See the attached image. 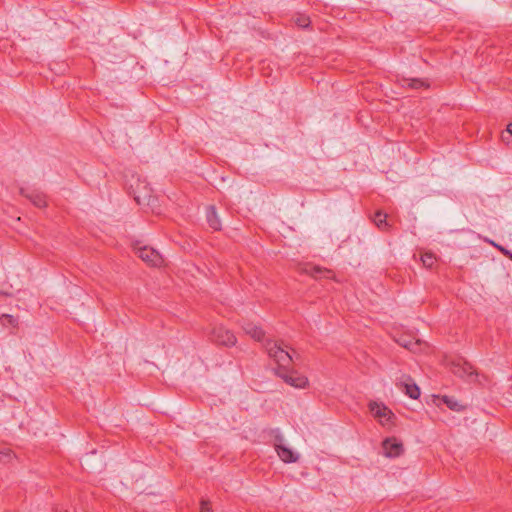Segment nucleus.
<instances>
[{"mask_svg": "<svg viewBox=\"0 0 512 512\" xmlns=\"http://www.w3.org/2000/svg\"><path fill=\"white\" fill-rule=\"evenodd\" d=\"M295 23L299 26V27H308V25L310 24V19L309 17H306V16H298L295 20Z\"/></svg>", "mask_w": 512, "mask_h": 512, "instance_id": "obj_21", "label": "nucleus"}, {"mask_svg": "<svg viewBox=\"0 0 512 512\" xmlns=\"http://www.w3.org/2000/svg\"><path fill=\"white\" fill-rule=\"evenodd\" d=\"M398 343L401 346H403V347H405L408 350L413 351V352H415L418 349V347L421 345L419 340H415V341L407 340L405 337H401L398 340Z\"/></svg>", "mask_w": 512, "mask_h": 512, "instance_id": "obj_18", "label": "nucleus"}, {"mask_svg": "<svg viewBox=\"0 0 512 512\" xmlns=\"http://www.w3.org/2000/svg\"><path fill=\"white\" fill-rule=\"evenodd\" d=\"M402 387L405 389V394L408 395L412 399H418L420 396V388L415 384L402 383Z\"/></svg>", "mask_w": 512, "mask_h": 512, "instance_id": "obj_17", "label": "nucleus"}, {"mask_svg": "<svg viewBox=\"0 0 512 512\" xmlns=\"http://www.w3.org/2000/svg\"><path fill=\"white\" fill-rule=\"evenodd\" d=\"M305 272L315 279H321V278H333L334 274L331 270L322 268L320 266H309L305 268Z\"/></svg>", "mask_w": 512, "mask_h": 512, "instance_id": "obj_12", "label": "nucleus"}, {"mask_svg": "<svg viewBox=\"0 0 512 512\" xmlns=\"http://www.w3.org/2000/svg\"><path fill=\"white\" fill-rule=\"evenodd\" d=\"M382 446L387 457L400 456L404 450L402 443L398 442L395 438L384 440Z\"/></svg>", "mask_w": 512, "mask_h": 512, "instance_id": "obj_6", "label": "nucleus"}, {"mask_svg": "<svg viewBox=\"0 0 512 512\" xmlns=\"http://www.w3.org/2000/svg\"><path fill=\"white\" fill-rule=\"evenodd\" d=\"M442 402L444 404H446V406L453 410V411H456V412H460V411H463L465 409V406L462 405L457 399H455L454 397H450V396H443L441 398Z\"/></svg>", "mask_w": 512, "mask_h": 512, "instance_id": "obj_14", "label": "nucleus"}, {"mask_svg": "<svg viewBox=\"0 0 512 512\" xmlns=\"http://www.w3.org/2000/svg\"><path fill=\"white\" fill-rule=\"evenodd\" d=\"M507 132L512 135V123L507 126Z\"/></svg>", "mask_w": 512, "mask_h": 512, "instance_id": "obj_26", "label": "nucleus"}, {"mask_svg": "<svg viewBox=\"0 0 512 512\" xmlns=\"http://www.w3.org/2000/svg\"><path fill=\"white\" fill-rule=\"evenodd\" d=\"M452 372L454 375L460 378H468L470 376L476 375V371L472 365L467 362L464 363H454L452 367Z\"/></svg>", "mask_w": 512, "mask_h": 512, "instance_id": "obj_9", "label": "nucleus"}, {"mask_svg": "<svg viewBox=\"0 0 512 512\" xmlns=\"http://www.w3.org/2000/svg\"><path fill=\"white\" fill-rule=\"evenodd\" d=\"M275 450L280 459L286 463H294L299 459V455L285 445L277 444Z\"/></svg>", "mask_w": 512, "mask_h": 512, "instance_id": "obj_8", "label": "nucleus"}, {"mask_svg": "<svg viewBox=\"0 0 512 512\" xmlns=\"http://www.w3.org/2000/svg\"><path fill=\"white\" fill-rule=\"evenodd\" d=\"M133 197L139 205H150L151 189L143 183H138L136 189L133 190Z\"/></svg>", "mask_w": 512, "mask_h": 512, "instance_id": "obj_5", "label": "nucleus"}, {"mask_svg": "<svg viewBox=\"0 0 512 512\" xmlns=\"http://www.w3.org/2000/svg\"><path fill=\"white\" fill-rule=\"evenodd\" d=\"M265 347L268 351L269 356L271 358H273L279 366L277 372H281V371L285 370L287 365H289L291 362H295L299 359L298 355H296L294 358V355H295L294 351H293V354H290L277 342L267 341Z\"/></svg>", "mask_w": 512, "mask_h": 512, "instance_id": "obj_1", "label": "nucleus"}, {"mask_svg": "<svg viewBox=\"0 0 512 512\" xmlns=\"http://www.w3.org/2000/svg\"><path fill=\"white\" fill-rule=\"evenodd\" d=\"M243 330L246 334L251 336L256 341H261L264 338V331L261 327L253 324V323H246L243 325Z\"/></svg>", "mask_w": 512, "mask_h": 512, "instance_id": "obj_13", "label": "nucleus"}, {"mask_svg": "<svg viewBox=\"0 0 512 512\" xmlns=\"http://www.w3.org/2000/svg\"><path fill=\"white\" fill-rule=\"evenodd\" d=\"M421 261L426 268H432L436 262V257L432 253H425L421 257Z\"/></svg>", "mask_w": 512, "mask_h": 512, "instance_id": "obj_20", "label": "nucleus"}, {"mask_svg": "<svg viewBox=\"0 0 512 512\" xmlns=\"http://www.w3.org/2000/svg\"><path fill=\"white\" fill-rule=\"evenodd\" d=\"M386 218H387V214L381 212V211H377L375 214H374V217H373V222L375 223V225L381 229V230H387L389 225L386 221Z\"/></svg>", "mask_w": 512, "mask_h": 512, "instance_id": "obj_16", "label": "nucleus"}, {"mask_svg": "<svg viewBox=\"0 0 512 512\" xmlns=\"http://www.w3.org/2000/svg\"><path fill=\"white\" fill-rule=\"evenodd\" d=\"M207 222L214 231L221 230V221L217 215L216 208L214 205H210L206 210Z\"/></svg>", "mask_w": 512, "mask_h": 512, "instance_id": "obj_11", "label": "nucleus"}, {"mask_svg": "<svg viewBox=\"0 0 512 512\" xmlns=\"http://www.w3.org/2000/svg\"><path fill=\"white\" fill-rule=\"evenodd\" d=\"M211 503L209 500H202L201 501V512H211Z\"/></svg>", "mask_w": 512, "mask_h": 512, "instance_id": "obj_24", "label": "nucleus"}, {"mask_svg": "<svg viewBox=\"0 0 512 512\" xmlns=\"http://www.w3.org/2000/svg\"><path fill=\"white\" fill-rule=\"evenodd\" d=\"M137 254L139 258L152 267H159L163 263V258L160 253L151 247H140Z\"/></svg>", "mask_w": 512, "mask_h": 512, "instance_id": "obj_3", "label": "nucleus"}, {"mask_svg": "<svg viewBox=\"0 0 512 512\" xmlns=\"http://www.w3.org/2000/svg\"><path fill=\"white\" fill-rule=\"evenodd\" d=\"M273 433H274V447L276 448L277 444L284 445L283 444L284 438H283L282 434L280 433L279 429L274 430Z\"/></svg>", "mask_w": 512, "mask_h": 512, "instance_id": "obj_23", "label": "nucleus"}, {"mask_svg": "<svg viewBox=\"0 0 512 512\" xmlns=\"http://www.w3.org/2000/svg\"><path fill=\"white\" fill-rule=\"evenodd\" d=\"M495 247H497L499 249V251L506 257H508L510 260H512V252H510L509 250H507L506 248L502 247V246H498L496 245L495 243L491 242Z\"/></svg>", "mask_w": 512, "mask_h": 512, "instance_id": "obj_25", "label": "nucleus"}, {"mask_svg": "<svg viewBox=\"0 0 512 512\" xmlns=\"http://www.w3.org/2000/svg\"><path fill=\"white\" fill-rule=\"evenodd\" d=\"M369 409L373 416L375 418H378L382 423L383 419H386L388 421L391 418V416H393V413L389 408H387L383 404H378L377 402H370Z\"/></svg>", "mask_w": 512, "mask_h": 512, "instance_id": "obj_7", "label": "nucleus"}, {"mask_svg": "<svg viewBox=\"0 0 512 512\" xmlns=\"http://www.w3.org/2000/svg\"><path fill=\"white\" fill-rule=\"evenodd\" d=\"M407 84L410 88L413 89H420V88H428L429 84L419 78H403L402 79V85L404 86Z\"/></svg>", "mask_w": 512, "mask_h": 512, "instance_id": "obj_15", "label": "nucleus"}, {"mask_svg": "<svg viewBox=\"0 0 512 512\" xmlns=\"http://www.w3.org/2000/svg\"><path fill=\"white\" fill-rule=\"evenodd\" d=\"M0 321L3 326H12L15 328L18 325L17 318L10 314H2L0 317Z\"/></svg>", "mask_w": 512, "mask_h": 512, "instance_id": "obj_19", "label": "nucleus"}, {"mask_svg": "<svg viewBox=\"0 0 512 512\" xmlns=\"http://www.w3.org/2000/svg\"><path fill=\"white\" fill-rule=\"evenodd\" d=\"M20 194L30 200L33 205L38 208H43L46 206V198L45 195L37 192V191H26L24 188L20 189Z\"/></svg>", "mask_w": 512, "mask_h": 512, "instance_id": "obj_10", "label": "nucleus"}, {"mask_svg": "<svg viewBox=\"0 0 512 512\" xmlns=\"http://www.w3.org/2000/svg\"><path fill=\"white\" fill-rule=\"evenodd\" d=\"M209 339L211 340V342H213L217 345H222V346H227V347L234 346L237 342V339H236V336L234 335V333L232 331L226 329L222 325L214 326L211 329V331L209 333Z\"/></svg>", "mask_w": 512, "mask_h": 512, "instance_id": "obj_2", "label": "nucleus"}, {"mask_svg": "<svg viewBox=\"0 0 512 512\" xmlns=\"http://www.w3.org/2000/svg\"><path fill=\"white\" fill-rule=\"evenodd\" d=\"M12 458V451L7 449L0 451V461L3 463L9 462Z\"/></svg>", "mask_w": 512, "mask_h": 512, "instance_id": "obj_22", "label": "nucleus"}, {"mask_svg": "<svg viewBox=\"0 0 512 512\" xmlns=\"http://www.w3.org/2000/svg\"><path fill=\"white\" fill-rule=\"evenodd\" d=\"M277 375L281 377L286 383L296 388H304L308 384L307 377L300 375L296 371L288 372L283 370L281 372H277Z\"/></svg>", "mask_w": 512, "mask_h": 512, "instance_id": "obj_4", "label": "nucleus"}]
</instances>
